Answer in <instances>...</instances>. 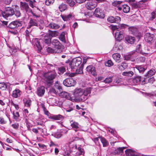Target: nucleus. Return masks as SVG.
I'll list each match as a JSON object with an SVG mask.
<instances>
[{
	"label": "nucleus",
	"mask_w": 156,
	"mask_h": 156,
	"mask_svg": "<svg viewBox=\"0 0 156 156\" xmlns=\"http://www.w3.org/2000/svg\"><path fill=\"white\" fill-rule=\"evenodd\" d=\"M50 67L51 70L48 69V72H41V74L39 73V76L44 80L45 83L48 86H50L52 85L53 80L56 77L57 74L55 70L53 69L54 67L53 65L48 64L47 68Z\"/></svg>",
	"instance_id": "nucleus-1"
},
{
	"label": "nucleus",
	"mask_w": 156,
	"mask_h": 156,
	"mask_svg": "<svg viewBox=\"0 0 156 156\" xmlns=\"http://www.w3.org/2000/svg\"><path fill=\"white\" fill-rule=\"evenodd\" d=\"M75 100L79 101H84L88 99V88L76 89L73 92Z\"/></svg>",
	"instance_id": "nucleus-2"
},
{
	"label": "nucleus",
	"mask_w": 156,
	"mask_h": 156,
	"mask_svg": "<svg viewBox=\"0 0 156 156\" xmlns=\"http://www.w3.org/2000/svg\"><path fill=\"white\" fill-rule=\"evenodd\" d=\"M82 59L80 57L73 58L69 63V65L72 70L76 69L82 62Z\"/></svg>",
	"instance_id": "nucleus-3"
},
{
	"label": "nucleus",
	"mask_w": 156,
	"mask_h": 156,
	"mask_svg": "<svg viewBox=\"0 0 156 156\" xmlns=\"http://www.w3.org/2000/svg\"><path fill=\"white\" fill-rule=\"evenodd\" d=\"M51 44L57 50V51L62 52L64 48V46L60 43L57 39H54L51 42Z\"/></svg>",
	"instance_id": "nucleus-4"
},
{
	"label": "nucleus",
	"mask_w": 156,
	"mask_h": 156,
	"mask_svg": "<svg viewBox=\"0 0 156 156\" xmlns=\"http://www.w3.org/2000/svg\"><path fill=\"white\" fill-rule=\"evenodd\" d=\"M13 13L14 9L10 7H8L6 8L4 12L2 11V16L5 18L12 16L13 15Z\"/></svg>",
	"instance_id": "nucleus-5"
},
{
	"label": "nucleus",
	"mask_w": 156,
	"mask_h": 156,
	"mask_svg": "<svg viewBox=\"0 0 156 156\" xmlns=\"http://www.w3.org/2000/svg\"><path fill=\"white\" fill-rule=\"evenodd\" d=\"M23 23V21L20 20H16L12 22L8 25V27L12 29H15L20 27H22Z\"/></svg>",
	"instance_id": "nucleus-6"
},
{
	"label": "nucleus",
	"mask_w": 156,
	"mask_h": 156,
	"mask_svg": "<svg viewBox=\"0 0 156 156\" xmlns=\"http://www.w3.org/2000/svg\"><path fill=\"white\" fill-rule=\"evenodd\" d=\"M20 9L26 13H28L32 12V10L30 8L28 4L25 2H20Z\"/></svg>",
	"instance_id": "nucleus-7"
},
{
	"label": "nucleus",
	"mask_w": 156,
	"mask_h": 156,
	"mask_svg": "<svg viewBox=\"0 0 156 156\" xmlns=\"http://www.w3.org/2000/svg\"><path fill=\"white\" fill-rule=\"evenodd\" d=\"M76 83V80L72 78L66 79L63 82V84L66 86L70 87L74 86Z\"/></svg>",
	"instance_id": "nucleus-8"
},
{
	"label": "nucleus",
	"mask_w": 156,
	"mask_h": 156,
	"mask_svg": "<svg viewBox=\"0 0 156 156\" xmlns=\"http://www.w3.org/2000/svg\"><path fill=\"white\" fill-rule=\"evenodd\" d=\"M54 89L52 88L51 89L50 91L55 94L57 92H59L62 91V89L61 84L59 83L58 81L55 82L54 86Z\"/></svg>",
	"instance_id": "nucleus-9"
},
{
	"label": "nucleus",
	"mask_w": 156,
	"mask_h": 156,
	"mask_svg": "<svg viewBox=\"0 0 156 156\" xmlns=\"http://www.w3.org/2000/svg\"><path fill=\"white\" fill-rule=\"evenodd\" d=\"M154 37L153 34L150 33H147L145 35L144 39L146 42L151 44L153 42Z\"/></svg>",
	"instance_id": "nucleus-10"
},
{
	"label": "nucleus",
	"mask_w": 156,
	"mask_h": 156,
	"mask_svg": "<svg viewBox=\"0 0 156 156\" xmlns=\"http://www.w3.org/2000/svg\"><path fill=\"white\" fill-rule=\"evenodd\" d=\"M93 15L100 18H103L105 16L102 12V11L99 8H96L94 11V13H93Z\"/></svg>",
	"instance_id": "nucleus-11"
},
{
	"label": "nucleus",
	"mask_w": 156,
	"mask_h": 156,
	"mask_svg": "<svg viewBox=\"0 0 156 156\" xmlns=\"http://www.w3.org/2000/svg\"><path fill=\"white\" fill-rule=\"evenodd\" d=\"M60 93V96L62 98H65L67 99L70 100L72 101H74V99L73 98L71 97L68 92L66 91H61Z\"/></svg>",
	"instance_id": "nucleus-12"
},
{
	"label": "nucleus",
	"mask_w": 156,
	"mask_h": 156,
	"mask_svg": "<svg viewBox=\"0 0 156 156\" xmlns=\"http://www.w3.org/2000/svg\"><path fill=\"white\" fill-rule=\"evenodd\" d=\"M107 20L111 23H119L121 21V18L120 17L118 16H116L115 17L110 16L108 18Z\"/></svg>",
	"instance_id": "nucleus-13"
},
{
	"label": "nucleus",
	"mask_w": 156,
	"mask_h": 156,
	"mask_svg": "<svg viewBox=\"0 0 156 156\" xmlns=\"http://www.w3.org/2000/svg\"><path fill=\"white\" fill-rule=\"evenodd\" d=\"M42 40L41 39H35L33 40L34 44L35 45L37 48V51L38 52H40L42 49V47L40 43Z\"/></svg>",
	"instance_id": "nucleus-14"
},
{
	"label": "nucleus",
	"mask_w": 156,
	"mask_h": 156,
	"mask_svg": "<svg viewBox=\"0 0 156 156\" xmlns=\"http://www.w3.org/2000/svg\"><path fill=\"white\" fill-rule=\"evenodd\" d=\"M22 94V92L19 89H16L12 91V96L14 98H19L21 96Z\"/></svg>",
	"instance_id": "nucleus-15"
},
{
	"label": "nucleus",
	"mask_w": 156,
	"mask_h": 156,
	"mask_svg": "<svg viewBox=\"0 0 156 156\" xmlns=\"http://www.w3.org/2000/svg\"><path fill=\"white\" fill-rule=\"evenodd\" d=\"M51 38L50 36V35L48 34H46L44 36L43 38V41L45 44H50L51 42Z\"/></svg>",
	"instance_id": "nucleus-16"
},
{
	"label": "nucleus",
	"mask_w": 156,
	"mask_h": 156,
	"mask_svg": "<svg viewBox=\"0 0 156 156\" xmlns=\"http://www.w3.org/2000/svg\"><path fill=\"white\" fill-rule=\"evenodd\" d=\"M115 34V38L117 41H120L123 38V35L121 31L118 30V31H116Z\"/></svg>",
	"instance_id": "nucleus-17"
},
{
	"label": "nucleus",
	"mask_w": 156,
	"mask_h": 156,
	"mask_svg": "<svg viewBox=\"0 0 156 156\" xmlns=\"http://www.w3.org/2000/svg\"><path fill=\"white\" fill-rule=\"evenodd\" d=\"M38 23L36 20L30 19L29 22V24L27 28L29 29L32 26H38Z\"/></svg>",
	"instance_id": "nucleus-18"
},
{
	"label": "nucleus",
	"mask_w": 156,
	"mask_h": 156,
	"mask_svg": "<svg viewBox=\"0 0 156 156\" xmlns=\"http://www.w3.org/2000/svg\"><path fill=\"white\" fill-rule=\"evenodd\" d=\"M45 88L43 86H41L37 88V94L40 97L43 96L45 93Z\"/></svg>",
	"instance_id": "nucleus-19"
},
{
	"label": "nucleus",
	"mask_w": 156,
	"mask_h": 156,
	"mask_svg": "<svg viewBox=\"0 0 156 156\" xmlns=\"http://www.w3.org/2000/svg\"><path fill=\"white\" fill-rule=\"evenodd\" d=\"M61 17L64 21H67L72 19L74 17V15L70 14L68 15H61Z\"/></svg>",
	"instance_id": "nucleus-20"
},
{
	"label": "nucleus",
	"mask_w": 156,
	"mask_h": 156,
	"mask_svg": "<svg viewBox=\"0 0 156 156\" xmlns=\"http://www.w3.org/2000/svg\"><path fill=\"white\" fill-rule=\"evenodd\" d=\"M125 153L126 156H137V155L136 153V152L133 150L131 149H128L125 151Z\"/></svg>",
	"instance_id": "nucleus-21"
},
{
	"label": "nucleus",
	"mask_w": 156,
	"mask_h": 156,
	"mask_svg": "<svg viewBox=\"0 0 156 156\" xmlns=\"http://www.w3.org/2000/svg\"><path fill=\"white\" fill-rule=\"evenodd\" d=\"M50 29L53 30H57L60 28V26L57 23L52 22L48 26Z\"/></svg>",
	"instance_id": "nucleus-22"
},
{
	"label": "nucleus",
	"mask_w": 156,
	"mask_h": 156,
	"mask_svg": "<svg viewBox=\"0 0 156 156\" xmlns=\"http://www.w3.org/2000/svg\"><path fill=\"white\" fill-rule=\"evenodd\" d=\"M88 73L92 74L95 76L97 75L95 68L92 66H88Z\"/></svg>",
	"instance_id": "nucleus-23"
},
{
	"label": "nucleus",
	"mask_w": 156,
	"mask_h": 156,
	"mask_svg": "<svg viewBox=\"0 0 156 156\" xmlns=\"http://www.w3.org/2000/svg\"><path fill=\"white\" fill-rule=\"evenodd\" d=\"M49 118L53 119L59 120H60V121H62L64 119V117L63 116L59 114L58 115H53L49 117Z\"/></svg>",
	"instance_id": "nucleus-24"
},
{
	"label": "nucleus",
	"mask_w": 156,
	"mask_h": 156,
	"mask_svg": "<svg viewBox=\"0 0 156 156\" xmlns=\"http://www.w3.org/2000/svg\"><path fill=\"white\" fill-rule=\"evenodd\" d=\"M147 67L143 65H136L134 67V68H136L139 71V73H143Z\"/></svg>",
	"instance_id": "nucleus-25"
},
{
	"label": "nucleus",
	"mask_w": 156,
	"mask_h": 156,
	"mask_svg": "<svg viewBox=\"0 0 156 156\" xmlns=\"http://www.w3.org/2000/svg\"><path fill=\"white\" fill-rule=\"evenodd\" d=\"M129 32L133 35L136 36L138 33V30L136 27H129Z\"/></svg>",
	"instance_id": "nucleus-26"
},
{
	"label": "nucleus",
	"mask_w": 156,
	"mask_h": 156,
	"mask_svg": "<svg viewBox=\"0 0 156 156\" xmlns=\"http://www.w3.org/2000/svg\"><path fill=\"white\" fill-rule=\"evenodd\" d=\"M24 104L25 106L27 107H30L32 101L29 98H25L23 100Z\"/></svg>",
	"instance_id": "nucleus-27"
},
{
	"label": "nucleus",
	"mask_w": 156,
	"mask_h": 156,
	"mask_svg": "<svg viewBox=\"0 0 156 156\" xmlns=\"http://www.w3.org/2000/svg\"><path fill=\"white\" fill-rule=\"evenodd\" d=\"M148 78H144V80L142 82V83L145 84L150 83H152L155 80L153 77L150 78L149 79H148Z\"/></svg>",
	"instance_id": "nucleus-28"
},
{
	"label": "nucleus",
	"mask_w": 156,
	"mask_h": 156,
	"mask_svg": "<svg viewBox=\"0 0 156 156\" xmlns=\"http://www.w3.org/2000/svg\"><path fill=\"white\" fill-rule=\"evenodd\" d=\"M128 1L132 6V8H137L138 7L139 4L135 0H128Z\"/></svg>",
	"instance_id": "nucleus-29"
},
{
	"label": "nucleus",
	"mask_w": 156,
	"mask_h": 156,
	"mask_svg": "<svg viewBox=\"0 0 156 156\" xmlns=\"http://www.w3.org/2000/svg\"><path fill=\"white\" fill-rule=\"evenodd\" d=\"M155 73V71L154 69H152L148 71L147 74L145 75V78H149L151 77L154 75Z\"/></svg>",
	"instance_id": "nucleus-30"
},
{
	"label": "nucleus",
	"mask_w": 156,
	"mask_h": 156,
	"mask_svg": "<svg viewBox=\"0 0 156 156\" xmlns=\"http://www.w3.org/2000/svg\"><path fill=\"white\" fill-rule=\"evenodd\" d=\"M99 138H100V140L103 144V147H107L109 144L108 141L104 137L102 136H101Z\"/></svg>",
	"instance_id": "nucleus-31"
},
{
	"label": "nucleus",
	"mask_w": 156,
	"mask_h": 156,
	"mask_svg": "<svg viewBox=\"0 0 156 156\" xmlns=\"http://www.w3.org/2000/svg\"><path fill=\"white\" fill-rule=\"evenodd\" d=\"M13 119L16 121H19L20 119V115L19 113L17 112L13 111L12 112Z\"/></svg>",
	"instance_id": "nucleus-32"
},
{
	"label": "nucleus",
	"mask_w": 156,
	"mask_h": 156,
	"mask_svg": "<svg viewBox=\"0 0 156 156\" xmlns=\"http://www.w3.org/2000/svg\"><path fill=\"white\" fill-rule=\"evenodd\" d=\"M112 57L116 61L118 62H120V58L121 55L119 54L118 53H114L113 54Z\"/></svg>",
	"instance_id": "nucleus-33"
},
{
	"label": "nucleus",
	"mask_w": 156,
	"mask_h": 156,
	"mask_svg": "<svg viewBox=\"0 0 156 156\" xmlns=\"http://www.w3.org/2000/svg\"><path fill=\"white\" fill-rule=\"evenodd\" d=\"M141 77L140 76H136L133 79V82L134 84H137L140 83Z\"/></svg>",
	"instance_id": "nucleus-34"
},
{
	"label": "nucleus",
	"mask_w": 156,
	"mask_h": 156,
	"mask_svg": "<svg viewBox=\"0 0 156 156\" xmlns=\"http://www.w3.org/2000/svg\"><path fill=\"white\" fill-rule=\"evenodd\" d=\"M50 32L49 34H48L51 37H55L58 36L59 33L57 31H51L49 30Z\"/></svg>",
	"instance_id": "nucleus-35"
},
{
	"label": "nucleus",
	"mask_w": 156,
	"mask_h": 156,
	"mask_svg": "<svg viewBox=\"0 0 156 156\" xmlns=\"http://www.w3.org/2000/svg\"><path fill=\"white\" fill-rule=\"evenodd\" d=\"M127 65L125 63L122 62L121 64L118 65V68L121 70H123L127 67Z\"/></svg>",
	"instance_id": "nucleus-36"
},
{
	"label": "nucleus",
	"mask_w": 156,
	"mask_h": 156,
	"mask_svg": "<svg viewBox=\"0 0 156 156\" xmlns=\"http://www.w3.org/2000/svg\"><path fill=\"white\" fill-rule=\"evenodd\" d=\"M122 10L123 12L125 13L128 12L130 10V8L127 5H122Z\"/></svg>",
	"instance_id": "nucleus-37"
},
{
	"label": "nucleus",
	"mask_w": 156,
	"mask_h": 156,
	"mask_svg": "<svg viewBox=\"0 0 156 156\" xmlns=\"http://www.w3.org/2000/svg\"><path fill=\"white\" fill-rule=\"evenodd\" d=\"M57 50L54 48V49L50 47H48L47 49V51L48 53H59L60 52L57 51Z\"/></svg>",
	"instance_id": "nucleus-38"
},
{
	"label": "nucleus",
	"mask_w": 156,
	"mask_h": 156,
	"mask_svg": "<svg viewBox=\"0 0 156 156\" xmlns=\"http://www.w3.org/2000/svg\"><path fill=\"white\" fill-rule=\"evenodd\" d=\"M136 51L137 53H141L142 54H147V53L143 52L142 51L141 45L140 44H139L137 46L136 49Z\"/></svg>",
	"instance_id": "nucleus-39"
},
{
	"label": "nucleus",
	"mask_w": 156,
	"mask_h": 156,
	"mask_svg": "<svg viewBox=\"0 0 156 156\" xmlns=\"http://www.w3.org/2000/svg\"><path fill=\"white\" fill-rule=\"evenodd\" d=\"M60 40L63 42H66L65 34L64 32H62L59 37Z\"/></svg>",
	"instance_id": "nucleus-40"
},
{
	"label": "nucleus",
	"mask_w": 156,
	"mask_h": 156,
	"mask_svg": "<svg viewBox=\"0 0 156 156\" xmlns=\"http://www.w3.org/2000/svg\"><path fill=\"white\" fill-rule=\"evenodd\" d=\"M127 42L130 44H133L135 42V38L133 37H129L126 40Z\"/></svg>",
	"instance_id": "nucleus-41"
},
{
	"label": "nucleus",
	"mask_w": 156,
	"mask_h": 156,
	"mask_svg": "<svg viewBox=\"0 0 156 156\" xmlns=\"http://www.w3.org/2000/svg\"><path fill=\"white\" fill-rule=\"evenodd\" d=\"M67 8V5L64 4H62L59 6V9L61 12H62L66 10Z\"/></svg>",
	"instance_id": "nucleus-42"
},
{
	"label": "nucleus",
	"mask_w": 156,
	"mask_h": 156,
	"mask_svg": "<svg viewBox=\"0 0 156 156\" xmlns=\"http://www.w3.org/2000/svg\"><path fill=\"white\" fill-rule=\"evenodd\" d=\"M89 3V4H88V10H92L96 6V3L94 2H91V3H90V2H88Z\"/></svg>",
	"instance_id": "nucleus-43"
},
{
	"label": "nucleus",
	"mask_w": 156,
	"mask_h": 156,
	"mask_svg": "<svg viewBox=\"0 0 156 156\" xmlns=\"http://www.w3.org/2000/svg\"><path fill=\"white\" fill-rule=\"evenodd\" d=\"M122 75L124 76L131 77L133 75V73L132 71L124 72L122 73Z\"/></svg>",
	"instance_id": "nucleus-44"
},
{
	"label": "nucleus",
	"mask_w": 156,
	"mask_h": 156,
	"mask_svg": "<svg viewBox=\"0 0 156 156\" xmlns=\"http://www.w3.org/2000/svg\"><path fill=\"white\" fill-rule=\"evenodd\" d=\"M71 125L72 128L76 129L75 130L76 132V129L79 128V124L77 122H74L72 123H71Z\"/></svg>",
	"instance_id": "nucleus-45"
},
{
	"label": "nucleus",
	"mask_w": 156,
	"mask_h": 156,
	"mask_svg": "<svg viewBox=\"0 0 156 156\" xmlns=\"http://www.w3.org/2000/svg\"><path fill=\"white\" fill-rule=\"evenodd\" d=\"M126 148V147H119L118 148L117 150L116 151V152H115V153L118 154H121L122 155L123 152V149Z\"/></svg>",
	"instance_id": "nucleus-46"
},
{
	"label": "nucleus",
	"mask_w": 156,
	"mask_h": 156,
	"mask_svg": "<svg viewBox=\"0 0 156 156\" xmlns=\"http://www.w3.org/2000/svg\"><path fill=\"white\" fill-rule=\"evenodd\" d=\"M14 13H13V15H15L16 18L20 17L21 16V13L20 11L19 10H15V11L14 10Z\"/></svg>",
	"instance_id": "nucleus-47"
},
{
	"label": "nucleus",
	"mask_w": 156,
	"mask_h": 156,
	"mask_svg": "<svg viewBox=\"0 0 156 156\" xmlns=\"http://www.w3.org/2000/svg\"><path fill=\"white\" fill-rule=\"evenodd\" d=\"M52 135L55 137L57 138H59L62 136V134L61 133L57 132L55 133L52 134Z\"/></svg>",
	"instance_id": "nucleus-48"
},
{
	"label": "nucleus",
	"mask_w": 156,
	"mask_h": 156,
	"mask_svg": "<svg viewBox=\"0 0 156 156\" xmlns=\"http://www.w3.org/2000/svg\"><path fill=\"white\" fill-rule=\"evenodd\" d=\"M134 53H135V52H131L129 54L125 55L124 57V59L126 60H130L131 57V55L133 54Z\"/></svg>",
	"instance_id": "nucleus-49"
},
{
	"label": "nucleus",
	"mask_w": 156,
	"mask_h": 156,
	"mask_svg": "<svg viewBox=\"0 0 156 156\" xmlns=\"http://www.w3.org/2000/svg\"><path fill=\"white\" fill-rule=\"evenodd\" d=\"M7 85L5 83H0V89L5 90L7 88Z\"/></svg>",
	"instance_id": "nucleus-50"
},
{
	"label": "nucleus",
	"mask_w": 156,
	"mask_h": 156,
	"mask_svg": "<svg viewBox=\"0 0 156 156\" xmlns=\"http://www.w3.org/2000/svg\"><path fill=\"white\" fill-rule=\"evenodd\" d=\"M112 77H107L104 80V82L106 83H109L112 82Z\"/></svg>",
	"instance_id": "nucleus-51"
},
{
	"label": "nucleus",
	"mask_w": 156,
	"mask_h": 156,
	"mask_svg": "<svg viewBox=\"0 0 156 156\" xmlns=\"http://www.w3.org/2000/svg\"><path fill=\"white\" fill-rule=\"evenodd\" d=\"M83 66L81 65L80 67L78 69H76V73L77 74H80L83 73Z\"/></svg>",
	"instance_id": "nucleus-52"
},
{
	"label": "nucleus",
	"mask_w": 156,
	"mask_h": 156,
	"mask_svg": "<svg viewBox=\"0 0 156 156\" xmlns=\"http://www.w3.org/2000/svg\"><path fill=\"white\" fill-rule=\"evenodd\" d=\"M55 0H46L45 1V4L47 6H49L52 4L54 2Z\"/></svg>",
	"instance_id": "nucleus-53"
},
{
	"label": "nucleus",
	"mask_w": 156,
	"mask_h": 156,
	"mask_svg": "<svg viewBox=\"0 0 156 156\" xmlns=\"http://www.w3.org/2000/svg\"><path fill=\"white\" fill-rule=\"evenodd\" d=\"M113 65V63L110 60H108L105 63V65L106 66H108V67H110L111 66H112Z\"/></svg>",
	"instance_id": "nucleus-54"
},
{
	"label": "nucleus",
	"mask_w": 156,
	"mask_h": 156,
	"mask_svg": "<svg viewBox=\"0 0 156 156\" xmlns=\"http://www.w3.org/2000/svg\"><path fill=\"white\" fill-rule=\"evenodd\" d=\"M156 16V13L155 12H153L151 13V17L149 19L150 21L153 20L155 19Z\"/></svg>",
	"instance_id": "nucleus-55"
},
{
	"label": "nucleus",
	"mask_w": 156,
	"mask_h": 156,
	"mask_svg": "<svg viewBox=\"0 0 156 156\" xmlns=\"http://www.w3.org/2000/svg\"><path fill=\"white\" fill-rule=\"evenodd\" d=\"M66 2L71 7L73 6L75 4V2L72 0H66Z\"/></svg>",
	"instance_id": "nucleus-56"
},
{
	"label": "nucleus",
	"mask_w": 156,
	"mask_h": 156,
	"mask_svg": "<svg viewBox=\"0 0 156 156\" xmlns=\"http://www.w3.org/2000/svg\"><path fill=\"white\" fill-rule=\"evenodd\" d=\"M101 137V136H100L98 137L95 138L94 139H93V140L95 143L96 145H98L99 144V140L100 139V138H99V137Z\"/></svg>",
	"instance_id": "nucleus-57"
},
{
	"label": "nucleus",
	"mask_w": 156,
	"mask_h": 156,
	"mask_svg": "<svg viewBox=\"0 0 156 156\" xmlns=\"http://www.w3.org/2000/svg\"><path fill=\"white\" fill-rule=\"evenodd\" d=\"M74 108V106H73V105H71L69 107L67 108H66V111L67 112H70L73 110Z\"/></svg>",
	"instance_id": "nucleus-58"
},
{
	"label": "nucleus",
	"mask_w": 156,
	"mask_h": 156,
	"mask_svg": "<svg viewBox=\"0 0 156 156\" xmlns=\"http://www.w3.org/2000/svg\"><path fill=\"white\" fill-rule=\"evenodd\" d=\"M58 69L62 74L63 73L66 71V68L63 66L61 67L60 68H59Z\"/></svg>",
	"instance_id": "nucleus-59"
},
{
	"label": "nucleus",
	"mask_w": 156,
	"mask_h": 156,
	"mask_svg": "<svg viewBox=\"0 0 156 156\" xmlns=\"http://www.w3.org/2000/svg\"><path fill=\"white\" fill-rule=\"evenodd\" d=\"M36 1L35 0H31L29 2V4L30 6L32 7L33 8L34 7V3H35Z\"/></svg>",
	"instance_id": "nucleus-60"
},
{
	"label": "nucleus",
	"mask_w": 156,
	"mask_h": 156,
	"mask_svg": "<svg viewBox=\"0 0 156 156\" xmlns=\"http://www.w3.org/2000/svg\"><path fill=\"white\" fill-rule=\"evenodd\" d=\"M111 29L113 31L115 30H116V31H118V30H119L118 27L116 26H112Z\"/></svg>",
	"instance_id": "nucleus-61"
},
{
	"label": "nucleus",
	"mask_w": 156,
	"mask_h": 156,
	"mask_svg": "<svg viewBox=\"0 0 156 156\" xmlns=\"http://www.w3.org/2000/svg\"><path fill=\"white\" fill-rule=\"evenodd\" d=\"M128 27V25L124 24H122L120 25L119 26V28H120L121 29H123L126 28V27Z\"/></svg>",
	"instance_id": "nucleus-62"
},
{
	"label": "nucleus",
	"mask_w": 156,
	"mask_h": 156,
	"mask_svg": "<svg viewBox=\"0 0 156 156\" xmlns=\"http://www.w3.org/2000/svg\"><path fill=\"white\" fill-rule=\"evenodd\" d=\"M66 75L68 76L73 77L75 76V74L73 73H66Z\"/></svg>",
	"instance_id": "nucleus-63"
},
{
	"label": "nucleus",
	"mask_w": 156,
	"mask_h": 156,
	"mask_svg": "<svg viewBox=\"0 0 156 156\" xmlns=\"http://www.w3.org/2000/svg\"><path fill=\"white\" fill-rule=\"evenodd\" d=\"M6 122L5 120L4 119L0 117V123L1 124H4L6 123Z\"/></svg>",
	"instance_id": "nucleus-64"
}]
</instances>
